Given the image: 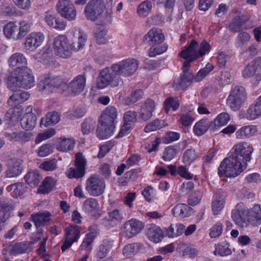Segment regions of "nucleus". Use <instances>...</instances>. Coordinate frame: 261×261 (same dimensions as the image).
Instances as JSON below:
<instances>
[{
  "mask_svg": "<svg viewBox=\"0 0 261 261\" xmlns=\"http://www.w3.org/2000/svg\"><path fill=\"white\" fill-rule=\"evenodd\" d=\"M113 0H109L105 4L103 0H91L86 5L84 12L86 17L91 21L101 18L105 12L103 21L106 24L113 19Z\"/></svg>",
  "mask_w": 261,
  "mask_h": 261,
  "instance_id": "nucleus-1",
  "label": "nucleus"
},
{
  "mask_svg": "<svg viewBox=\"0 0 261 261\" xmlns=\"http://www.w3.org/2000/svg\"><path fill=\"white\" fill-rule=\"evenodd\" d=\"M34 85V78L27 67L17 68L15 73L8 79L7 87L12 91L18 88L30 89Z\"/></svg>",
  "mask_w": 261,
  "mask_h": 261,
  "instance_id": "nucleus-2",
  "label": "nucleus"
},
{
  "mask_svg": "<svg viewBox=\"0 0 261 261\" xmlns=\"http://www.w3.org/2000/svg\"><path fill=\"white\" fill-rule=\"evenodd\" d=\"M114 131V108H107L101 115L96 130V136L100 140H106L113 135Z\"/></svg>",
  "mask_w": 261,
  "mask_h": 261,
  "instance_id": "nucleus-3",
  "label": "nucleus"
},
{
  "mask_svg": "<svg viewBox=\"0 0 261 261\" xmlns=\"http://www.w3.org/2000/svg\"><path fill=\"white\" fill-rule=\"evenodd\" d=\"M38 88L40 91L45 93H52L58 90L64 92L67 90V85L61 77L48 74L41 77Z\"/></svg>",
  "mask_w": 261,
  "mask_h": 261,
  "instance_id": "nucleus-4",
  "label": "nucleus"
},
{
  "mask_svg": "<svg viewBox=\"0 0 261 261\" xmlns=\"http://www.w3.org/2000/svg\"><path fill=\"white\" fill-rule=\"evenodd\" d=\"M246 168L244 165L230 156L224 159L218 168V174L228 177H235L238 176Z\"/></svg>",
  "mask_w": 261,
  "mask_h": 261,
  "instance_id": "nucleus-5",
  "label": "nucleus"
},
{
  "mask_svg": "<svg viewBox=\"0 0 261 261\" xmlns=\"http://www.w3.org/2000/svg\"><path fill=\"white\" fill-rule=\"evenodd\" d=\"M198 43L195 40H192L189 45L180 53L182 58L190 56L192 61H195L198 58L204 56L208 53L211 49V46L206 40H203L200 44L198 50Z\"/></svg>",
  "mask_w": 261,
  "mask_h": 261,
  "instance_id": "nucleus-6",
  "label": "nucleus"
},
{
  "mask_svg": "<svg viewBox=\"0 0 261 261\" xmlns=\"http://www.w3.org/2000/svg\"><path fill=\"white\" fill-rule=\"evenodd\" d=\"M253 151L252 147L246 142H239L231 149L229 155L244 165L251 160Z\"/></svg>",
  "mask_w": 261,
  "mask_h": 261,
  "instance_id": "nucleus-7",
  "label": "nucleus"
},
{
  "mask_svg": "<svg viewBox=\"0 0 261 261\" xmlns=\"http://www.w3.org/2000/svg\"><path fill=\"white\" fill-rule=\"evenodd\" d=\"M247 98L246 92L242 87L236 86L232 89L227 99V105L233 111L239 109Z\"/></svg>",
  "mask_w": 261,
  "mask_h": 261,
  "instance_id": "nucleus-8",
  "label": "nucleus"
},
{
  "mask_svg": "<svg viewBox=\"0 0 261 261\" xmlns=\"http://www.w3.org/2000/svg\"><path fill=\"white\" fill-rule=\"evenodd\" d=\"M231 218L237 225L246 227L249 223V209L243 203H238L232 210Z\"/></svg>",
  "mask_w": 261,
  "mask_h": 261,
  "instance_id": "nucleus-9",
  "label": "nucleus"
},
{
  "mask_svg": "<svg viewBox=\"0 0 261 261\" xmlns=\"http://www.w3.org/2000/svg\"><path fill=\"white\" fill-rule=\"evenodd\" d=\"M106 188L104 180L97 175L91 176L86 181V190L92 196L102 195Z\"/></svg>",
  "mask_w": 261,
  "mask_h": 261,
  "instance_id": "nucleus-10",
  "label": "nucleus"
},
{
  "mask_svg": "<svg viewBox=\"0 0 261 261\" xmlns=\"http://www.w3.org/2000/svg\"><path fill=\"white\" fill-rule=\"evenodd\" d=\"M54 48L56 54L63 59H67L71 57L70 44L67 37L64 35H60L55 38Z\"/></svg>",
  "mask_w": 261,
  "mask_h": 261,
  "instance_id": "nucleus-11",
  "label": "nucleus"
},
{
  "mask_svg": "<svg viewBox=\"0 0 261 261\" xmlns=\"http://www.w3.org/2000/svg\"><path fill=\"white\" fill-rule=\"evenodd\" d=\"M139 67V62L135 59L128 58L115 64V72L120 75L129 76L133 74Z\"/></svg>",
  "mask_w": 261,
  "mask_h": 261,
  "instance_id": "nucleus-12",
  "label": "nucleus"
},
{
  "mask_svg": "<svg viewBox=\"0 0 261 261\" xmlns=\"http://www.w3.org/2000/svg\"><path fill=\"white\" fill-rule=\"evenodd\" d=\"M56 7L58 12L65 18L69 20H72L75 18L76 10L70 0H59Z\"/></svg>",
  "mask_w": 261,
  "mask_h": 261,
  "instance_id": "nucleus-13",
  "label": "nucleus"
},
{
  "mask_svg": "<svg viewBox=\"0 0 261 261\" xmlns=\"http://www.w3.org/2000/svg\"><path fill=\"white\" fill-rule=\"evenodd\" d=\"M86 160L81 152L75 154V168H70L69 171L67 173V176L69 178H79L83 177L85 174V166Z\"/></svg>",
  "mask_w": 261,
  "mask_h": 261,
  "instance_id": "nucleus-14",
  "label": "nucleus"
},
{
  "mask_svg": "<svg viewBox=\"0 0 261 261\" xmlns=\"http://www.w3.org/2000/svg\"><path fill=\"white\" fill-rule=\"evenodd\" d=\"M144 223L136 219H131L124 224L123 235L131 238L139 233L144 228Z\"/></svg>",
  "mask_w": 261,
  "mask_h": 261,
  "instance_id": "nucleus-15",
  "label": "nucleus"
},
{
  "mask_svg": "<svg viewBox=\"0 0 261 261\" xmlns=\"http://www.w3.org/2000/svg\"><path fill=\"white\" fill-rule=\"evenodd\" d=\"M260 68L259 61H253L245 67L242 73L243 76L245 78H250L255 75L252 80V83L256 86L261 81V75L257 73Z\"/></svg>",
  "mask_w": 261,
  "mask_h": 261,
  "instance_id": "nucleus-16",
  "label": "nucleus"
},
{
  "mask_svg": "<svg viewBox=\"0 0 261 261\" xmlns=\"http://www.w3.org/2000/svg\"><path fill=\"white\" fill-rule=\"evenodd\" d=\"M249 16L243 9L235 10L233 13V19L230 23L229 29L234 32L240 31L242 25L249 20Z\"/></svg>",
  "mask_w": 261,
  "mask_h": 261,
  "instance_id": "nucleus-17",
  "label": "nucleus"
},
{
  "mask_svg": "<svg viewBox=\"0 0 261 261\" xmlns=\"http://www.w3.org/2000/svg\"><path fill=\"white\" fill-rule=\"evenodd\" d=\"M44 40V36L42 33L32 32L25 38L24 48L33 51L42 44Z\"/></svg>",
  "mask_w": 261,
  "mask_h": 261,
  "instance_id": "nucleus-18",
  "label": "nucleus"
},
{
  "mask_svg": "<svg viewBox=\"0 0 261 261\" xmlns=\"http://www.w3.org/2000/svg\"><path fill=\"white\" fill-rule=\"evenodd\" d=\"M86 83V76L83 74L78 75L67 85V89L73 95H78L84 90Z\"/></svg>",
  "mask_w": 261,
  "mask_h": 261,
  "instance_id": "nucleus-19",
  "label": "nucleus"
},
{
  "mask_svg": "<svg viewBox=\"0 0 261 261\" xmlns=\"http://www.w3.org/2000/svg\"><path fill=\"white\" fill-rule=\"evenodd\" d=\"M156 107L155 101L151 99H147L142 105L139 112V118L141 120L147 121L152 116Z\"/></svg>",
  "mask_w": 261,
  "mask_h": 261,
  "instance_id": "nucleus-20",
  "label": "nucleus"
},
{
  "mask_svg": "<svg viewBox=\"0 0 261 261\" xmlns=\"http://www.w3.org/2000/svg\"><path fill=\"white\" fill-rule=\"evenodd\" d=\"M261 116V95L251 105L244 117L248 120H254Z\"/></svg>",
  "mask_w": 261,
  "mask_h": 261,
  "instance_id": "nucleus-21",
  "label": "nucleus"
},
{
  "mask_svg": "<svg viewBox=\"0 0 261 261\" xmlns=\"http://www.w3.org/2000/svg\"><path fill=\"white\" fill-rule=\"evenodd\" d=\"M51 213L47 211H40L31 215V220L37 228L48 224L51 220Z\"/></svg>",
  "mask_w": 261,
  "mask_h": 261,
  "instance_id": "nucleus-22",
  "label": "nucleus"
},
{
  "mask_svg": "<svg viewBox=\"0 0 261 261\" xmlns=\"http://www.w3.org/2000/svg\"><path fill=\"white\" fill-rule=\"evenodd\" d=\"M113 69L106 68L102 70L96 80V86L98 89L106 87L113 79Z\"/></svg>",
  "mask_w": 261,
  "mask_h": 261,
  "instance_id": "nucleus-23",
  "label": "nucleus"
},
{
  "mask_svg": "<svg viewBox=\"0 0 261 261\" xmlns=\"http://www.w3.org/2000/svg\"><path fill=\"white\" fill-rule=\"evenodd\" d=\"M164 35L162 30L157 28H153L144 37V40L151 44H159L164 40Z\"/></svg>",
  "mask_w": 261,
  "mask_h": 261,
  "instance_id": "nucleus-24",
  "label": "nucleus"
},
{
  "mask_svg": "<svg viewBox=\"0 0 261 261\" xmlns=\"http://www.w3.org/2000/svg\"><path fill=\"white\" fill-rule=\"evenodd\" d=\"M32 135L30 133L22 131L6 132L5 136L11 141L25 143L30 140Z\"/></svg>",
  "mask_w": 261,
  "mask_h": 261,
  "instance_id": "nucleus-25",
  "label": "nucleus"
},
{
  "mask_svg": "<svg viewBox=\"0 0 261 261\" xmlns=\"http://www.w3.org/2000/svg\"><path fill=\"white\" fill-rule=\"evenodd\" d=\"M22 170L21 161L13 160L9 163L8 168L5 172V175L8 178L16 177L21 173Z\"/></svg>",
  "mask_w": 261,
  "mask_h": 261,
  "instance_id": "nucleus-26",
  "label": "nucleus"
},
{
  "mask_svg": "<svg viewBox=\"0 0 261 261\" xmlns=\"http://www.w3.org/2000/svg\"><path fill=\"white\" fill-rule=\"evenodd\" d=\"M193 74L190 72H186L180 75V77L174 81V86L178 89L185 90L193 81Z\"/></svg>",
  "mask_w": 261,
  "mask_h": 261,
  "instance_id": "nucleus-27",
  "label": "nucleus"
},
{
  "mask_svg": "<svg viewBox=\"0 0 261 261\" xmlns=\"http://www.w3.org/2000/svg\"><path fill=\"white\" fill-rule=\"evenodd\" d=\"M146 236L148 239L151 242L158 243L163 238V232L161 228L158 226L150 225L147 229Z\"/></svg>",
  "mask_w": 261,
  "mask_h": 261,
  "instance_id": "nucleus-28",
  "label": "nucleus"
},
{
  "mask_svg": "<svg viewBox=\"0 0 261 261\" xmlns=\"http://www.w3.org/2000/svg\"><path fill=\"white\" fill-rule=\"evenodd\" d=\"M257 131L256 125H246L242 126L236 132V136L238 139H245L255 135Z\"/></svg>",
  "mask_w": 261,
  "mask_h": 261,
  "instance_id": "nucleus-29",
  "label": "nucleus"
},
{
  "mask_svg": "<svg viewBox=\"0 0 261 261\" xmlns=\"http://www.w3.org/2000/svg\"><path fill=\"white\" fill-rule=\"evenodd\" d=\"M192 213V209L185 203H178L172 209V214L176 217H189Z\"/></svg>",
  "mask_w": 261,
  "mask_h": 261,
  "instance_id": "nucleus-30",
  "label": "nucleus"
},
{
  "mask_svg": "<svg viewBox=\"0 0 261 261\" xmlns=\"http://www.w3.org/2000/svg\"><path fill=\"white\" fill-rule=\"evenodd\" d=\"M30 94L25 91L17 92L12 94L8 100V105L12 107H17L20 104L27 100Z\"/></svg>",
  "mask_w": 261,
  "mask_h": 261,
  "instance_id": "nucleus-31",
  "label": "nucleus"
},
{
  "mask_svg": "<svg viewBox=\"0 0 261 261\" xmlns=\"http://www.w3.org/2000/svg\"><path fill=\"white\" fill-rule=\"evenodd\" d=\"M60 120V116L57 112H48L44 117L42 118L40 126L41 127L42 126L46 127L50 125H54L57 124Z\"/></svg>",
  "mask_w": 261,
  "mask_h": 261,
  "instance_id": "nucleus-32",
  "label": "nucleus"
},
{
  "mask_svg": "<svg viewBox=\"0 0 261 261\" xmlns=\"http://www.w3.org/2000/svg\"><path fill=\"white\" fill-rule=\"evenodd\" d=\"M27 189V187L23 182H16L8 186L6 190L14 197H17L23 194Z\"/></svg>",
  "mask_w": 261,
  "mask_h": 261,
  "instance_id": "nucleus-33",
  "label": "nucleus"
},
{
  "mask_svg": "<svg viewBox=\"0 0 261 261\" xmlns=\"http://www.w3.org/2000/svg\"><path fill=\"white\" fill-rule=\"evenodd\" d=\"M37 118L33 113H27L20 119L21 127L25 130L33 129L36 123Z\"/></svg>",
  "mask_w": 261,
  "mask_h": 261,
  "instance_id": "nucleus-34",
  "label": "nucleus"
},
{
  "mask_svg": "<svg viewBox=\"0 0 261 261\" xmlns=\"http://www.w3.org/2000/svg\"><path fill=\"white\" fill-rule=\"evenodd\" d=\"M27 60L24 56L20 53H16L10 56L8 59V64L11 67H18L21 66L23 67V65L27 64Z\"/></svg>",
  "mask_w": 261,
  "mask_h": 261,
  "instance_id": "nucleus-35",
  "label": "nucleus"
},
{
  "mask_svg": "<svg viewBox=\"0 0 261 261\" xmlns=\"http://www.w3.org/2000/svg\"><path fill=\"white\" fill-rule=\"evenodd\" d=\"M81 228L77 225H70L65 229V238L68 240L76 242L80 238Z\"/></svg>",
  "mask_w": 261,
  "mask_h": 261,
  "instance_id": "nucleus-36",
  "label": "nucleus"
},
{
  "mask_svg": "<svg viewBox=\"0 0 261 261\" xmlns=\"http://www.w3.org/2000/svg\"><path fill=\"white\" fill-rule=\"evenodd\" d=\"M152 10V4L149 0H145L141 2L138 6L137 13L141 18L148 16Z\"/></svg>",
  "mask_w": 261,
  "mask_h": 261,
  "instance_id": "nucleus-37",
  "label": "nucleus"
},
{
  "mask_svg": "<svg viewBox=\"0 0 261 261\" xmlns=\"http://www.w3.org/2000/svg\"><path fill=\"white\" fill-rule=\"evenodd\" d=\"M210 122L207 119H202L197 122L193 127V132L197 136L204 134L208 129Z\"/></svg>",
  "mask_w": 261,
  "mask_h": 261,
  "instance_id": "nucleus-38",
  "label": "nucleus"
},
{
  "mask_svg": "<svg viewBox=\"0 0 261 261\" xmlns=\"http://www.w3.org/2000/svg\"><path fill=\"white\" fill-rule=\"evenodd\" d=\"M225 200L223 195L216 194L213 198L212 208L214 215H217L222 211L224 207Z\"/></svg>",
  "mask_w": 261,
  "mask_h": 261,
  "instance_id": "nucleus-39",
  "label": "nucleus"
},
{
  "mask_svg": "<svg viewBox=\"0 0 261 261\" xmlns=\"http://www.w3.org/2000/svg\"><path fill=\"white\" fill-rule=\"evenodd\" d=\"M142 244L139 243L128 244L124 247L122 250V254L125 257H132L142 249Z\"/></svg>",
  "mask_w": 261,
  "mask_h": 261,
  "instance_id": "nucleus-40",
  "label": "nucleus"
},
{
  "mask_svg": "<svg viewBox=\"0 0 261 261\" xmlns=\"http://www.w3.org/2000/svg\"><path fill=\"white\" fill-rule=\"evenodd\" d=\"M82 208L86 213H93L98 210L99 203L97 199L89 198L83 202Z\"/></svg>",
  "mask_w": 261,
  "mask_h": 261,
  "instance_id": "nucleus-41",
  "label": "nucleus"
},
{
  "mask_svg": "<svg viewBox=\"0 0 261 261\" xmlns=\"http://www.w3.org/2000/svg\"><path fill=\"white\" fill-rule=\"evenodd\" d=\"M168 126V124L164 120L155 119L153 121L146 124L144 128V130L146 133H150L160 129Z\"/></svg>",
  "mask_w": 261,
  "mask_h": 261,
  "instance_id": "nucleus-42",
  "label": "nucleus"
},
{
  "mask_svg": "<svg viewBox=\"0 0 261 261\" xmlns=\"http://www.w3.org/2000/svg\"><path fill=\"white\" fill-rule=\"evenodd\" d=\"M215 250L213 252L215 255L225 256L232 253V250L230 248V245L226 243L216 244Z\"/></svg>",
  "mask_w": 261,
  "mask_h": 261,
  "instance_id": "nucleus-43",
  "label": "nucleus"
},
{
  "mask_svg": "<svg viewBox=\"0 0 261 261\" xmlns=\"http://www.w3.org/2000/svg\"><path fill=\"white\" fill-rule=\"evenodd\" d=\"M96 234L97 233L95 230L91 231L90 229V231L86 234V237L81 245L80 249L86 250L89 252L91 251L92 250L91 245L96 238Z\"/></svg>",
  "mask_w": 261,
  "mask_h": 261,
  "instance_id": "nucleus-44",
  "label": "nucleus"
},
{
  "mask_svg": "<svg viewBox=\"0 0 261 261\" xmlns=\"http://www.w3.org/2000/svg\"><path fill=\"white\" fill-rule=\"evenodd\" d=\"M24 179L29 185L35 187L40 182L41 177L38 171H32L25 175Z\"/></svg>",
  "mask_w": 261,
  "mask_h": 261,
  "instance_id": "nucleus-45",
  "label": "nucleus"
},
{
  "mask_svg": "<svg viewBox=\"0 0 261 261\" xmlns=\"http://www.w3.org/2000/svg\"><path fill=\"white\" fill-rule=\"evenodd\" d=\"M250 35L246 32L239 33L236 38L235 45L238 48L243 49L249 42Z\"/></svg>",
  "mask_w": 261,
  "mask_h": 261,
  "instance_id": "nucleus-46",
  "label": "nucleus"
},
{
  "mask_svg": "<svg viewBox=\"0 0 261 261\" xmlns=\"http://www.w3.org/2000/svg\"><path fill=\"white\" fill-rule=\"evenodd\" d=\"M86 40V35L84 33H81L80 32V35L78 37L77 41L73 42L70 44L71 56H72L73 51H77L84 47Z\"/></svg>",
  "mask_w": 261,
  "mask_h": 261,
  "instance_id": "nucleus-47",
  "label": "nucleus"
},
{
  "mask_svg": "<svg viewBox=\"0 0 261 261\" xmlns=\"http://www.w3.org/2000/svg\"><path fill=\"white\" fill-rule=\"evenodd\" d=\"M230 118L229 115L226 112H222L215 118L213 123L216 128L222 127L226 125L230 121Z\"/></svg>",
  "mask_w": 261,
  "mask_h": 261,
  "instance_id": "nucleus-48",
  "label": "nucleus"
},
{
  "mask_svg": "<svg viewBox=\"0 0 261 261\" xmlns=\"http://www.w3.org/2000/svg\"><path fill=\"white\" fill-rule=\"evenodd\" d=\"M56 181L52 177H47L43 181L42 185L39 188V190L42 193H48L53 190Z\"/></svg>",
  "mask_w": 261,
  "mask_h": 261,
  "instance_id": "nucleus-49",
  "label": "nucleus"
},
{
  "mask_svg": "<svg viewBox=\"0 0 261 261\" xmlns=\"http://www.w3.org/2000/svg\"><path fill=\"white\" fill-rule=\"evenodd\" d=\"M30 247V244L26 242L18 243L12 246L11 253L13 255L25 253L29 251Z\"/></svg>",
  "mask_w": 261,
  "mask_h": 261,
  "instance_id": "nucleus-50",
  "label": "nucleus"
},
{
  "mask_svg": "<svg viewBox=\"0 0 261 261\" xmlns=\"http://www.w3.org/2000/svg\"><path fill=\"white\" fill-rule=\"evenodd\" d=\"M142 194L145 199L151 202L156 199V192L155 189L151 186H148L142 192Z\"/></svg>",
  "mask_w": 261,
  "mask_h": 261,
  "instance_id": "nucleus-51",
  "label": "nucleus"
},
{
  "mask_svg": "<svg viewBox=\"0 0 261 261\" xmlns=\"http://www.w3.org/2000/svg\"><path fill=\"white\" fill-rule=\"evenodd\" d=\"M18 31V27L15 22H9L7 23L3 29L4 33L7 38L13 37Z\"/></svg>",
  "mask_w": 261,
  "mask_h": 261,
  "instance_id": "nucleus-52",
  "label": "nucleus"
},
{
  "mask_svg": "<svg viewBox=\"0 0 261 261\" xmlns=\"http://www.w3.org/2000/svg\"><path fill=\"white\" fill-rule=\"evenodd\" d=\"M107 31L103 25L98 27L94 33L96 41L99 44H104L107 42L106 36Z\"/></svg>",
  "mask_w": 261,
  "mask_h": 261,
  "instance_id": "nucleus-53",
  "label": "nucleus"
},
{
  "mask_svg": "<svg viewBox=\"0 0 261 261\" xmlns=\"http://www.w3.org/2000/svg\"><path fill=\"white\" fill-rule=\"evenodd\" d=\"M112 246V242L109 241L103 242V243L100 246L99 250L97 252V257L100 259L105 257L107 255L108 253L110 251Z\"/></svg>",
  "mask_w": 261,
  "mask_h": 261,
  "instance_id": "nucleus-54",
  "label": "nucleus"
},
{
  "mask_svg": "<svg viewBox=\"0 0 261 261\" xmlns=\"http://www.w3.org/2000/svg\"><path fill=\"white\" fill-rule=\"evenodd\" d=\"M178 152V148L177 146H168L164 150L163 159L165 161H171L175 157Z\"/></svg>",
  "mask_w": 261,
  "mask_h": 261,
  "instance_id": "nucleus-55",
  "label": "nucleus"
},
{
  "mask_svg": "<svg viewBox=\"0 0 261 261\" xmlns=\"http://www.w3.org/2000/svg\"><path fill=\"white\" fill-rule=\"evenodd\" d=\"M198 154L195 150L192 149H188L184 153L183 162L185 164L190 165L198 158Z\"/></svg>",
  "mask_w": 261,
  "mask_h": 261,
  "instance_id": "nucleus-56",
  "label": "nucleus"
},
{
  "mask_svg": "<svg viewBox=\"0 0 261 261\" xmlns=\"http://www.w3.org/2000/svg\"><path fill=\"white\" fill-rule=\"evenodd\" d=\"M152 45L148 50V56L150 57H154L158 55L165 53L167 50V46L165 45Z\"/></svg>",
  "mask_w": 261,
  "mask_h": 261,
  "instance_id": "nucleus-57",
  "label": "nucleus"
},
{
  "mask_svg": "<svg viewBox=\"0 0 261 261\" xmlns=\"http://www.w3.org/2000/svg\"><path fill=\"white\" fill-rule=\"evenodd\" d=\"M179 106L178 100L172 97L167 98L164 102V109L166 113H168L171 108H172L173 111H176Z\"/></svg>",
  "mask_w": 261,
  "mask_h": 261,
  "instance_id": "nucleus-58",
  "label": "nucleus"
},
{
  "mask_svg": "<svg viewBox=\"0 0 261 261\" xmlns=\"http://www.w3.org/2000/svg\"><path fill=\"white\" fill-rule=\"evenodd\" d=\"M180 136V134L177 132L168 131L165 134L162 140L164 143L169 144L179 140Z\"/></svg>",
  "mask_w": 261,
  "mask_h": 261,
  "instance_id": "nucleus-59",
  "label": "nucleus"
},
{
  "mask_svg": "<svg viewBox=\"0 0 261 261\" xmlns=\"http://www.w3.org/2000/svg\"><path fill=\"white\" fill-rule=\"evenodd\" d=\"M74 145L73 140L71 139H64L61 140L57 149L61 151H67L71 149Z\"/></svg>",
  "mask_w": 261,
  "mask_h": 261,
  "instance_id": "nucleus-60",
  "label": "nucleus"
},
{
  "mask_svg": "<svg viewBox=\"0 0 261 261\" xmlns=\"http://www.w3.org/2000/svg\"><path fill=\"white\" fill-rule=\"evenodd\" d=\"M56 134V130L54 128H51L42 133H39L35 139V143L36 144L39 143L42 141L46 140L53 137Z\"/></svg>",
  "mask_w": 261,
  "mask_h": 261,
  "instance_id": "nucleus-61",
  "label": "nucleus"
},
{
  "mask_svg": "<svg viewBox=\"0 0 261 261\" xmlns=\"http://www.w3.org/2000/svg\"><path fill=\"white\" fill-rule=\"evenodd\" d=\"M57 161L54 159L43 162L40 165V168L47 171H51L57 168Z\"/></svg>",
  "mask_w": 261,
  "mask_h": 261,
  "instance_id": "nucleus-62",
  "label": "nucleus"
},
{
  "mask_svg": "<svg viewBox=\"0 0 261 261\" xmlns=\"http://www.w3.org/2000/svg\"><path fill=\"white\" fill-rule=\"evenodd\" d=\"M54 150V147L50 144H45L40 146L37 150L36 152L40 157H45L51 152Z\"/></svg>",
  "mask_w": 261,
  "mask_h": 261,
  "instance_id": "nucleus-63",
  "label": "nucleus"
},
{
  "mask_svg": "<svg viewBox=\"0 0 261 261\" xmlns=\"http://www.w3.org/2000/svg\"><path fill=\"white\" fill-rule=\"evenodd\" d=\"M203 196L202 192L200 190H195L189 196L188 203L191 205H196L201 200Z\"/></svg>",
  "mask_w": 261,
  "mask_h": 261,
  "instance_id": "nucleus-64",
  "label": "nucleus"
}]
</instances>
